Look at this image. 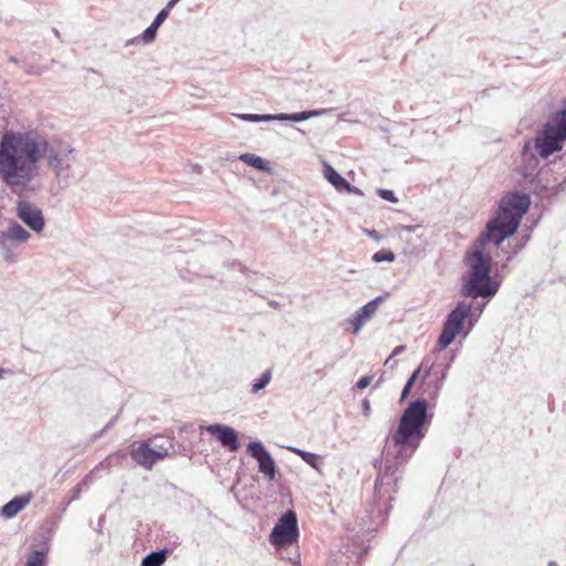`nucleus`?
<instances>
[{
    "instance_id": "nucleus-22",
    "label": "nucleus",
    "mask_w": 566,
    "mask_h": 566,
    "mask_svg": "<svg viewBox=\"0 0 566 566\" xmlns=\"http://www.w3.org/2000/svg\"><path fill=\"white\" fill-rule=\"evenodd\" d=\"M167 555V549L151 552L143 558L142 566H161L166 562Z\"/></svg>"
},
{
    "instance_id": "nucleus-3",
    "label": "nucleus",
    "mask_w": 566,
    "mask_h": 566,
    "mask_svg": "<svg viewBox=\"0 0 566 566\" xmlns=\"http://www.w3.org/2000/svg\"><path fill=\"white\" fill-rule=\"evenodd\" d=\"M464 263L468 271L462 276L461 293L472 298H492L497 293L500 284L491 276V256L479 249H470L464 255Z\"/></svg>"
},
{
    "instance_id": "nucleus-10",
    "label": "nucleus",
    "mask_w": 566,
    "mask_h": 566,
    "mask_svg": "<svg viewBox=\"0 0 566 566\" xmlns=\"http://www.w3.org/2000/svg\"><path fill=\"white\" fill-rule=\"evenodd\" d=\"M205 429L214 436L222 447L227 448L231 452L238 451L239 437L238 432L230 426L214 423L205 427Z\"/></svg>"
},
{
    "instance_id": "nucleus-24",
    "label": "nucleus",
    "mask_w": 566,
    "mask_h": 566,
    "mask_svg": "<svg viewBox=\"0 0 566 566\" xmlns=\"http://www.w3.org/2000/svg\"><path fill=\"white\" fill-rule=\"evenodd\" d=\"M158 28H156L154 24H150L138 38L132 39L128 41L129 43H137L139 41L144 42L145 44L151 43L157 34Z\"/></svg>"
},
{
    "instance_id": "nucleus-9",
    "label": "nucleus",
    "mask_w": 566,
    "mask_h": 566,
    "mask_svg": "<svg viewBox=\"0 0 566 566\" xmlns=\"http://www.w3.org/2000/svg\"><path fill=\"white\" fill-rule=\"evenodd\" d=\"M247 452L258 461L259 471L264 474L269 481L275 479V462L269 451L260 441H251L247 446Z\"/></svg>"
},
{
    "instance_id": "nucleus-31",
    "label": "nucleus",
    "mask_w": 566,
    "mask_h": 566,
    "mask_svg": "<svg viewBox=\"0 0 566 566\" xmlns=\"http://www.w3.org/2000/svg\"><path fill=\"white\" fill-rule=\"evenodd\" d=\"M170 9L166 6L164 9H161L157 15L155 17L151 24H154L156 28L159 29V27L165 22V20L168 18Z\"/></svg>"
},
{
    "instance_id": "nucleus-6",
    "label": "nucleus",
    "mask_w": 566,
    "mask_h": 566,
    "mask_svg": "<svg viewBox=\"0 0 566 566\" xmlns=\"http://www.w3.org/2000/svg\"><path fill=\"white\" fill-rule=\"evenodd\" d=\"M298 527L296 514L293 511L285 512L271 532V543L277 547H285L296 542Z\"/></svg>"
},
{
    "instance_id": "nucleus-27",
    "label": "nucleus",
    "mask_w": 566,
    "mask_h": 566,
    "mask_svg": "<svg viewBox=\"0 0 566 566\" xmlns=\"http://www.w3.org/2000/svg\"><path fill=\"white\" fill-rule=\"evenodd\" d=\"M239 118L245 122H253V123H260V122H274V115L272 114H265V115H258V114H241L238 115Z\"/></svg>"
},
{
    "instance_id": "nucleus-34",
    "label": "nucleus",
    "mask_w": 566,
    "mask_h": 566,
    "mask_svg": "<svg viewBox=\"0 0 566 566\" xmlns=\"http://www.w3.org/2000/svg\"><path fill=\"white\" fill-rule=\"evenodd\" d=\"M405 349H406V346H403V345H399V346L395 347L391 355L386 360L385 365H388L392 357L400 355L401 353L405 352Z\"/></svg>"
},
{
    "instance_id": "nucleus-25",
    "label": "nucleus",
    "mask_w": 566,
    "mask_h": 566,
    "mask_svg": "<svg viewBox=\"0 0 566 566\" xmlns=\"http://www.w3.org/2000/svg\"><path fill=\"white\" fill-rule=\"evenodd\" d=\"M272 379V370L266 369L259 379L251 387L252 394H258L260 390L264 389Z\"/></svg>"
},
{
    "instance_id": "nucleus-36",
    "label": "nucleus",
    "mask_w": 566,
    "mask_h": 566,
    "mask_svg": "<svg viewBox=\"0 0 566 566\" xmlns=\"http://www.w3.org/2000/svg\"><path fill=\"white\" fill-rule=\"evenodd\" d=\"M343 191H346L348 193L363 195L360 189L356 188L355 186H352L349 182L348 187L344 188Z\"/></svg>"
},
{
    "instance_id": "nucleus-26",
    "label": "nucleus",
    "mask_w": 566,
    "mask_h": 566,
    "mask_svg": "<svg viewBox=\"0 0 566 566\" xmlns=\"http://www.w3.org/2000/svg\"><path fill=\"white\" fill-rule=\"evenodd\" d=\"M421 368H422V365H420L412 374L411 376L408 378L407 382L405 384V387L401 391V396H400V400H405L411 388L413 387L415 382L417 381L418 377H419V374L421 371Z\"/></svg>"
},
{
    "instance_id": "nucleus-17",
    "label": "nucleus",
    "mask_w": 566,
    "mask_h": 566,
    "mask_svg": "<svg viewBox=\"0 0 566 566\" xmlns=\"http://www.w3.org/2000/svg\"><path fill=\"white\" fill-rule=\"evenodd\" d=\"M523 217L510 211L505 208L499 207V212L494 220H499L503 226L509 228L507 233H515Z\"/></svg>"
},
{
    "instance_id": "nucleus-40",
    "label": "nucleus",
    "mask_w": 566,
    "mask_h": 566,
    "mask_svg": "<svg viewBox=\"0 0 566 566\" xmlns=\"http://www.w3.org/2000/svg\"><path fill=\"white\" fill-rule=\"evenodd\" d=\"M3 256H4V259H6L7 261H11V259H12V255L10 254V252H9V251H6V252L3 253Z\"/></svg>"
},
{
    "instance_id": "nucleus-39",
    "label": "nucleus",
    "mask_w": 566,
    "mask_h": 566,
    "mask_svg": "<svg viewBox=\"0 0 566 566\" xmlns=\"http://www.w3.org/2000/svg\"><path fill=\"white\" fill-rule=\"evenodd\" d=\"M179 1L180 0H169L166 6L171 10Z\"/></svg>"
},
{
    "instance_id": "nucleus-42",
    "label": "nucleus",
    "mask_w": 566,
    "mask_h": 566,
    "mask_svg": "<svg viewBox=\"0 0 566 566\" xmlns=\"http://www.w3.org/2000/svg\"><path fill=\"white\" fill-rule=\"evenodd\" d=\"M532 176H533V171H532V172H530V174H526V172L524 174V177H525V178H528V177H532Z\"/></svg>"
},
{
    "instance_id": "nucleus-11",
    "label": "nucleus",
    "mask_w": 566,
    "mask_h": 566,
    "mask_svg": "<svg viewBox=\"0 0 566 566\" xmlns=\"http://www.w3.org/2000/svg\"><path fill=\"white\" fill-rule=\"evenodd\" d=\"M530 205L531 199L528 195L511 192L502 197L499 206L523 217L527 212Z\"/></svg>"
},
{
    "instance_id": "nucleus-35",
    "label": "nucleus",
    "mask_w": 566,
    "mask_h": 566,
    "mask_svg": "<svg viewBox=\"0 0 566 566\" xmlns=\"http://www.w3.org/2000/svg\"><path fill=\"white\" fill-rule=\"evenodd\" d=\"M117 421V416L113 417L108 422L107 424L101 430V432L98 434H96L95 438H98L101 437L103 433H105L107 430H109L114 424L115 422Z\"/></svg>"
},
{
    "instance_id": "nucleus-16",
    "label": "nucleus",
    "mask_w": 566,
    "mask_h": 566,
    "mask_svg": "<svg viewBox=\"0 0 566 566\" xmlns=\"http://www.w3.org/2000/svg\"><path fill=\"white\" fill-rule=\"evenodd\" d=\"M30 502V496H15L0 510V515L3 518H12L21 512Z\"/></svg>"
},
{
    "instance_id": "nucleus-29",
    "label": "nucleus",
    "mask_w": 566,
    "mask_h": 566,
    "mask_svg": "<svg viewBox=\"0 0 566 566\" xmlns=\"http://www.w3.org/2000/svg\"><path fill=\"white\" fill-rule=\"evenodd\" d=\"M396 256L395 253L389 250H380L373 255V261L375 263L380 262H392L395 261Z\"/></svg>"
},
{
    "instance_id": "nucleus-13",
    "label": "nucleus",
    "mask_w": 566,
    "mask_h": 566,
    "mask_svg": "<svg viewBox=\"0 0 566 566\" xmlns=\"http://www.w3.org/2000/svg\"><path fill=\"white\" fill-rule=\"evenodd\" d=\"M130 457L137 464L148 470L158 461L144 441L132 446Z\"/></svg>"
},
{
    "instance_id": "nucleus-37",
    "label": "nucleus",
    "mask_w": 566,
    "mask_h": 566,
    "mask_svg": "<svg viewBox=\"0 0 566 566\" xmlns=\"http://www.w3.org/2000/svg\"><path fill=\"white\" fill-rule=\"evenodd\" d=\"M371 408L370 403L367 399L363 401V413L364 416L368 417L370 415Z\"/></svg>"
},
{
    "instance_id": "nucleus-19",
    "label": "nucleus",
    "mask_w": 566,
    "mask_h": 566,
    "mask_svg": "<svg viewBox=\"0 0 566 566\" xmlns=\"http://www.w3.org/2000/svg\"><path fill=\"white\" fill-rule=\"evenodd\" d=\"M3 237L12 241L25 242L30 238V233L21 224L13 222L3 233Z\"/></svg>"
},
{
    "instance_id": "nucleus-33",
    "label": "nucleus",
    "mask_w": 566,
    "mask_h": 566,
    "mask_svg": "<svg viewBox=\"0 0 566 566\" xmlns=\"http://www.w3.org/2000/svg\"><path fill=\"white\" fill-rule=\"evenodd\" d=\"M371 380H373V377H371V376H365V377H361V378L357 381L356 387H357L358 389H364V388H366V387H368V386L370 385Z\"/></svg>"
},
{
    "instance_id": "nucleus-7",
    "label": "nucleus",
    "mask_w": 566,
    "mask_h": 566,
    "mask_svg": "<svg viewBox=\"0 0 566 566\" xmlns=\"http://www.w3.org/2000/svg\"><path fill=\"white\" fill-rule=\"evenodd\" d=\"M506 232H509V228L503 226L499 220L492 219L488 222L485 231L480 234L470 249H479L480 252H485V244L489 242H493L499 247L506 238L514 234Z\"/></svg>"
},
{
    "instance_id": "nucleus-12",
    "label": "nucleus",
    "mask_w": 566,
    "mask_h": 566,
    "mask_svg": "<svg viewBox=\"0 0 566 566\" xmlns=\"http://www.w3.org/2000/svg\"><path fill=\"white\" fill-rule=\"evenodd\" d=\"M381 297H377L370 302H368L366 305L360 307L358 311H356L353 318L349 319L350 324L353 325V333L357 334L363 325L368 322L373 315L375 314L378 303L381 302Z\"/></svg>"
},
{
    "instance_id": "nucleus-15",
    "label": "nucleus",
    "mask_w": 566,
    "mask_h": 566,
    "mask_svg": "<svg viewBox=\"0 0 566 566\" xmlns=\"http://www.w3.org/2000/svg\"><path fill=\"white\" fill-rule=\"evenodd\" d=\"M396 471L397 464H390L388 458H386L385 467L381 469L375 483L376 490L381 492L385 486H389L391 484L396 485L398 479L396 476Z\"/></svg>"
},
{
    "instance_id": "nucleus-4",
    "label": "nucleus",
    "mask_w": 566,
    "mask_h": 566,
    "mask_svg": "<svg viewBox=\"0 0 566 566\" xmlns=\"http://www.w3.org/2000/svg\"><path fill=\"white\" fill-rule=\"evenodd\" d=\"M566 140V108L554 113L534 138V148L542 158L563 149Z\"/></svg>"
},
{
    "instance_id": "nucleus-18",
    "label": "nucleus",
    "mask_w": 566,
    "mask_h": 566,
    "mask_svg": "<svg viewBox=\"0 0 566 566\" xmlns=\"http://www.w3.org/2000/svg\"><path fill=\"white\" fill-rule=\"evenodd\" d=\"M325 112H326L325 109H314V111H303V112L293 113V114L280 113V114H274V120L298 123V122H303V120H306V119H310L313 117L321 116Z\"/></svg>"
},
{
    "instance_id": "nucleus-8",
    "label": "nucleus",
    "mask_w": 566,
    "mask_h": 566,
    "mask_svg": "<svg viewBox=\"0 0 566 566\" xmlns=\"http://www.w3.org/2000/svg\"><path fill=\"white\" fill-rule=\"evenodd\" d=\"M17 216L34 232H41L44 228V217L42 210L33 202L20 200L17 202Z\"/></svg>"
},
{
    "instance_id": "nucleus-14",
    "label": "nucleus",
    "mask_w": 566,
    "mask_h": 566,
    "mask_svg": "<svg viewBox=\"0 0 566 566\" xmlns=\"http://www.w3.org/2000/svg\"><path fill=\"white\" fill-rule=\"evenodd\" d=\"M144 442L148 446L149 450H151L158 460H163L169 457L170 451L174 449L171 439L165 436H155L154 438Z\"/></svg>"
},
{
    "instance_id": "nucleus-38",
    "label": "nucleus",
    "mask_w": 566,
    "mask_h": 566,
    "mask_svg": "<svg viewBox=\"0 0 566 566\" xmlns=\"http://www.w3.org/2000/svg\"><path fill=\"white\" fill-rule=\"evenodd\" d=\"M367 234L370 238L375 239L376 241H378L380 239V235L378 234V232L376 230H368Z\"/></svg>"
},
{
    "instance_id": "nucleus-41",
    "label": "nucleus",
    "mask_w": 566,
    "mask_h": 566,
    "mask_svg": "<svg viewBox=\"0 0 566 566\" xmlns=\"http://www.w3.org/2000/svg\"><path fill=\"white\" fill-rule=\"evenodd\" d=\"M193 171H196L197 174H200L201 172V167L200 166H193Z\"/></svg>"
},
{
    "instance_id": "nucleus-2",
    "label": "nucleus",
    "mask_w": 566,
    "mask_h": 566,
    "mask_svg": "<svg viewBox=\"0 0 566 566\" xmlns=\"http://www.w3.org/2000/svg\"><path fill=\"white\" fill-rule=\"evenodd\" d=\"M432 416L428 412V401L418 398L403 410L391 440L396 448L395 460L406 463L426 437Z\"/></svg>"
},
{
    "instance_id": "nucleus-32",
    "label": "nucleus",
    "mask_w": 566,
    "mask_h": 566,
    "mask_svg": "<svg viewBox=\"0 0 566 566\" xmlns=\"http://www.w3.org/2000/svg\"><path fill=\"white\" fill-rule=\"evenodd\" d=\"M378 195L380 198H382L386 201L394 202V203L398 201L397 197L395 196L394 191H391V190L379 189Z\"/></svg>"
},
{
    "instance_id": "nucleus-21",
    "label": "nucleus",
    "mask_w": 566,
    "mask_h": 566,
    "mask_svg": "<svg viewBox=\"0 0 566 566\" xmlns=\"http://www.w3.org/2000/svg\"><path fill=\"white\" fill-rule=\"evenodd\" d=\"M239 159L241 161H243L244 164H247V165H249V166H251V167H253V168H255L258 170H261V171H269L270 170L269 163L265 159H263V158H261V157H259V156H256L254 154H250V153L241 154L239 156Z\"/></svg>"
},
{
    "instance_id": "nucleus-23",
    "label": "nucleus",
    "mask_w": 566,
    "mask_h": 566,
    "mask_svg": "<svg viewBox=\"0 0 566 566\" xmlns=\"http://www.w3.org/2000/svg\"><path fill=\"white\" fill-rule=\"evenodd\" d=\"M291 452L297 454L302 458V460L307 463L310 467L314 469H318V457L315 453L298 449L296 447H289L287 448Z\"/></svg>"
},
{
    "instance_id": "nucleus-5",
    "label": "nucleus",
    "mask_w": 566,
    "mask_h": 566,
    "mask_svg": "<svg viewBox=\"0 0 566 566\" xmlns=\"http://www.w3.org/2000/svg\"><path fill=\"white\" fill-rule=\"evenodd\" d=\"M472 311V305L465 302H459L457 306L447 315L441 334L438 338L439 349L447 348L455 337L461 333L465 319Z\"/></svg>"
},
{
    "instance_id": "nucleus-44",
    "label": "nucleus",
    "mask_w": 566,
    "mask_h": 566,
    "mask_svg": "<svg viewBox=\"0 0 566 566\" xmlns=\"http://www.w3.org/2000/svg\"><path fill=\"white\" fill-rule=\"evenodd\" d=\"M3 369L0 368V378L2 377Z\"/></svg>"
},
{
    "instance_id": "nucleus-43",
    "label": "nucleus",
    "mask_w": 566,
    "mask_h": 566,
    "mask_svg": "<svg viewBox=\"0 0 566 566\" xmlns=\"http://www.w3.org/2000/svg\"><path fill=\"white\" fill-rule=\"evenodd\" d=\"M548 566H557L556 562H549Z\"/></svg>"
},
{
    "instance_id": "nucleus-30",
    "label": "nucleus",
    "mask_w": 566,
    "mask_h": 566,
    "mask_svg": "<svg viewBox=\"0 0 566 566\" xmlns=\"http://www.w3.org/2000/svg\"><path fill=\"white\" fill-rule=\"evenodd\" d=\"M45 555L43 552L34 551L27 560V566H44Z\"/></svg>"
},
{
    "instance_id": "nucleus-20",
    "label": "nucleus",
    "mask_w": 566,
    "mask_h": 566,
    "mask_svg": "<svg viewBox=\"0 0 566 566\" xmlns=\"http://www.w3.org/2000/svg\"><path fill=\"white\" fill-rule=\"evenodd\" d=\"M325 178L338 190L343 191L344 188L348 187V181L345 180L332 166L328 164L324 165Z\"/></svg>"
},
{
    "instance_id": "nucleus-1",
    "label": "nucleus",
    "mask_w": 566,
    "mask_h": 566,
    "mask_svg": "<svg viewBox=\"0 0 566 566\" xmlns=\"http://www.w3.org/2000/svg\"><path fill=\"white\" fill-rule=\"evenodd\" d=\"M44 158L61 189L74 180L73 149L54 146L31 133L6 132L0 140V180L10 191L24 197L34 191L31 186L38 176L39 164Z\"/></svg>"
},
{
    "instance_id": "nucleus-28",
    "label": "nucleus",
    "mask_w": 566,
    "mask_h": 566,
    "mask_svg": "<svg viewBox=\"0 0 566 566\" xmlns=\"http://www.w3.org/2000/svg\"><path fill=\"white\" fill-rule=\"evenodd\" d=\"M522 157H523V160L528 163V165L531 166L532 170H534L538 164V160L536 158V156L532 153L531 150V143L527 142L524 147H523V150H522Z\"/></svg>"
}]
</instances>
